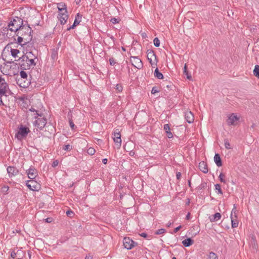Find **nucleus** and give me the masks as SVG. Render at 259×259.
Returning a JSON list of instances; mask_svg holds the SVG:
<instances>
[{
	"label": "nucleus",
	"mask_w": 259,
	"mask_h": 259,
	"mask_svg": "<svg viewBox=\"0 0 259 259\" xmlns=\"http://www.w3.org/2000/svg\"><path fill=\"white\" fill-rule=\"evenodd\" d=\"M32 55V52H29L26 55H24L22 57H19L18 59L19 65L21 69L28 70L36 65L34 59L30 58Z\"/></svg>",
	"instance_id": "obj_1"
},
{
	"label": "nucleus",
	"mask_w": 259,
	"mask_h": 259,
	"mask_svg": "<svg viewBox=\"0 0 259 259\" xmlns=\"http://www.w3.org/2000/svg\"><path fill=\"white\" fill-rule=\"evenodd\" d=\"M25 25L23 24V20L21 18L16 17L8 24V28L7 31L10 30L11 31H14L16 33L19 30H21Z\"/></svg>",
	"instance_id": "obj_2"
},
{
	"label": "nucleus",
	"mask_w": 259,
	"mask_h": 259,
	"mask_svg": "<svg viewBox=\"0 0 259 259\" xmlns=\"http://www.w3.org/2000/svg\"><path fill=\"white\" fill-rule=\"evenodd\" d=\"M32 30L31 28L29 26H24L23 28H21V30H19L16 33V35H21L22 37H29L30 41H31L32 39V35L31 33Z\"/></svg>",
	"instance_id": "obj_3"
},
{
	"label": "nucleus",
	"mask_w": 259,
	"mask_h": 259,
	"mask_svg": "<svg viewBox=\"0 0 259 259\" xmlns=\"http://www.w3.org/2000/svg\"><path fill=\"white\" fill-rule=\"evenodd\" d=\"M10 92L9 85L5 79L0 76V95L7 96V93Z\"/></svg>",
	"instance_id": "obj_4"
},
{
	"label": "nucleus",
	"mask_w": 259,
	"mask_h": 259,
	"mask_svg": "<svg viewBox=\"0 0 259 259\" xmlns=\"http://www.w3.org/2000/svg\"><path fill=\"white\" fill-rule=\"evenodd\" d=\"M29 132V129L28 127L21 126L16 134L15 137L19 140H22L26 137Z\"/></svg>",
	"instance_id": "obj_5"
},
{
	"label": "nucleus",
	"mask_w": 259,
	"mask_h": 259,
	"mask_svg": "<svg viewBox=\"0 0 259 259\" xmlns=\"http://www.w3.org/2000/svg\"><path fill=\"white\" fill-rule=\"evenodd\" d=\"M20 78L18 79V82H19L20 86L23 88L28 87L30 82L29 81L26 82L25 81L27 78V73L23 70H22L20 72Z\"/></svg>",
	"instance_id": "obj_6"
},
{
	"label": "nucleus",
	"mask_w": 259,
	"mask_h": 259,
	"mask_svg": "<svg viewBox=\"0 0 259 259\" xmlns=\"http://www.w3.org/2000/svg\"><path fill=\"white\" fill-rule=\"evenodd\" d=\"M38 116H34V118L37 119H36L34 122V124L35 126L37 127L40 130H42L47 123V120L44 117L38 118Z\"/></svg>",
	"instance_id": "obj_7"
},
{
	"label": "nucleus",
	"mask_w": 259,
	"mask_h": 259,
	"mask_svg": "<svg viewBox=\"0 0 259 259\" xmlns=\"http://www.w3.org/2000/svg\"><path fill=\"white\" fill-rule=\"evenodd\" d=\"M131 62L132 65L138 69H140L143 67L142 62L138 57L132 56L131 57Z\"/></svg>",
	"instance_id": "obj_8"
},
{
	"label": "nucleus",
	"mask_w": 259,
	"mask_h": 259,
	"mask_svg": "<svg viewBox=\"0 0 259 259\" xmlns=\"http://www.w3.org/2000/svg\"><path fill=\"white\" fill-rule=\"evenodd\" d=\"M26 186L30 190L32 191H38L40 188L39 184L33 179L27 181Z\"/></svg>",
	"instance_id": "obj_9"
},
{
	"label": "nucleus",
	"mask_w": 259,
	"mask_h": 259,
	"mask_svg": "<svg viewBox=\"0 0 259 259\" xmlns=\"http://www.w3.org/2000/svg\"><path fill=\"white\" fill-rule=\"evenodd\" d=\"M123 244L125 248L127 249H131L135 246V244H137L129 237H125L123 240Z\"/></svg>",
	"instance_id": "obj_10"
},
{
	"label": "nucleus",
	"mask_w": 259,
	"mask_h": 259,
	"mask_svg": "<svg viewBox=\"0 0 259 259\" xmlns=\"http://www.w3.org/2000/svg\"><path fill=\"white\" fill-rule=\"evenodd\" d=\"M239 117L236 115L234 113L230 114L227 120V123L229 125H235L236 122L239 120Z\"/></svg>",
	"instance_id": "obj_11"
},
{
	"label": "nucleus",
	"mask_w": 259,
	"mask_h": 259,
	"mask_svg": "<svg viewBox=\"0 0 259 259\" xmlns=\"http://www.w3.org/2000/svg\"><path fill=\"white\" fill-rule=\"evenodd\" d=\"M28 177L30 179H34L37 176V171L34 167H30V168L26 170Z\"/></svg>",
	"instance_id": "obj_12"
},
{
	"label": "nucleus",
	"mask_w": 259,
	"mask_h": 259,
	"mask_svg": "<svg viewBox=\"0 0 259 259\" xmlns=\"http://www.w3.org/2000/svg\"><path fill=\"white\" fill-rule=\"evenodd\" d=\"M68 18L67 12H59L58 18L60 21L61 24L64 25L66 23L67 20Z\"/></svg>",
	"instance_id": "obj_13"
},
{
	"label": "nucleus",
	"mask_w": 259,
	"mask_h": 259,
	"mask_svg": "<svg viewBox=\"0 0 259 259\" xmlns=\"http://www.w3.org/2000/svg\"><path fill=\"white\" fill-rule=\"evenodd\" d=\"M113 140L114 142L119 144V146H121V135L119 130L116 129L114 131V138Z\"/></svg>",
	"instance_id": "obj_14"
},
{
	"label": "nucleus",
	"mask_w": 259,
	"mask_h": 259,
	"mask_svg": "<svg viewBox=\"0 0 259 259\" xmlns=\"http://www.w3.org/2000/svg\"><path fill=\"white\" fill-rule=\"evenodd\" d=\"M147 59L149 63L152 65L153 64V60H156V55L153 51L148 50L147 52Z\"/></svg>",
	"instance_id": "obj_15"
},
{
	"label": "nucleus",
	"mask_w": 259,
	"mask_h": 259,
	"mask_svg": "<svg viewBox=\"0 0 259 259\" xmlns=\"http://www.w3.org/2000/svg\"><path fill=\"white\" fill-rule=\"evenodd\" d=\"M7 170L9 177H11L16 176L19 172L18 169L14 166H8Z\"/></svg>",
	"instance_id": "obj_16"
},
{
	"label": "nucleus",
	"mask_w": 259,
	"mask_h": 259,
	"mask_svg": "<svg viewBox=\"0 0 259 259\" xmlns=\"http://www.w3.org/2000/svg\"><path fill=\"white\" fill-rule=\"evenodd\" d=\"M185 117L186 120L189 123L193 122L194 120V116L191 111H186L185 113Z\"/></svg>",
	"instance_id": "obj_17"
},
{
	"label": "nucleus",
	"mask_w": 259,
	"mask_h": 259,
	"mask_svg": "<svg viewBox=\"0 0 259 259\" xmlns=\"http://www.w3.org/2000/svg\"><path fill=\"white\" fill-rule=\"evenodd\" d=\"M18 37V43L21 45L22 46L26 45V44L30 42V38L27 37H22L21 35H17Z\"/></svg>",
	"instance_id": "obj_18"
},
{
	"label": "nucleus",
	"mask_w": 259,
	"mask_h": 259,
	"mask_svg": "<svg viewBox=\"0 0 259 259\" xmlns=\"http://www.w3.org/2000/svg\"><path fill=\"white\" fill-rule=\"evenodd\" d=\"M81 15L78 13L76 17L74 23L72 25L68 27L67 30H70L71 29H73L76 25H78L81 21Z\"/></svg>",
	"instance_id": "obj_19"
},
{
	"label": "nucleus",
	"mask_w": 259,
	"mask_h": 259,
	"mask_svg": "<svg viewBox=\"0 0 259 259\" xmlns=\"http://www.w3.org/2000/svg\"><path fill=\"white\" fill-rule=\"evenodd\" d=\"M199 168L204 174L208 172L207 165L206 162L204 161H201L199 164Z\"/></svg>",
	"instance_id": "obj_20"
},
{
	"label": "nucleus",
	"mask_w": 259,
	"mask_h": 259,
	"mask_svg": "<svg viewBox=\"0 0 259 259\" xmlns=\"http://www.w3.org/2000/svg\"><path fill=\"white\" fill-rule=\"evenodd\" d=\"M57 8L59 12H67L66 5L63 3H60L57 4Z\"/></svg>",
	"instance_id": "obj_21"
},
{
	"label": "nucleus",
	"mask_w": 259,
	"mask_h": 259,
	"mask_svg": "<svg viewBox=\"0 0 259 259\" xmlns=\"http://www.w3.org/2000/svg\"><path fill=\"white\" fill-rule=\"evenodd\" d=\"M214 161L216 165L220 167L222 165V162L220 155L218 153H216L214 156Z\"/></svg>",
	"instance_id": "obj_22"
},
{
	"label": "nucleus",
	"mask_w": 259,
	"mask_h": 259,
	"mask_svg": "<svg viewBox=\"0 0 259 259\" xmlns=\"http://www.w3.org/2000/svg\"><path fill=\"white\" fill-rule=\"evenodd\" d=\"M221 218V214L219 212H217L214 214L209 217V220L211 222H214L219 220Z\"/></svg>",
	"instance_id": "obj_23"
},
{
	"label": "nucleus",
	"mask_w": 259,
	"mask_h": 259,
	"mask_svg": "<svg viewBox=\"0 0 259 259\" xmlns=\"http://www.w3.org/2000/svg\"><path fill=\"white\" fill-rule=\"evenodd\" d=\"M194 241L191 238H188L182 241V244L185 247H189L194 243Z\"/></svg>",
	"instance_id": "obj_24"
},
{
	"label": "nucleus",
	"mask_w": 259,
	"mask_h": 259,
	"mask_svg": "<svg viewBox=\"0 0 259 259\" xmlns=\"http://www.w3.org/2000/svg\"><path fill=\"white\" fill-rule=\"evenodd\" d=\"M164 130L166 133V136L168 138H172L173 137L172 134L170 131V127L168 124L164 125Z\"/></svg>",
	"instance_id": "obj_25"
},
{
	"label": "nucleus",
	"mask_w": 259,
	"mask_h": 259,
	"mask_svg": "<svg viewBox=\"0 0 259 259\" xmlns=\"http://www.w3.org/2000/svg\"><path fill=\"white\" fill-rule=\"evenodd\" d=\"M230 218L231 220H237V210L235 205H234V207L232 210Z\"/></svg>",
	"instance_id": "obj_26"
},
{
	"label": "nucleus",
	"mask_w": 259,
	"mask_h": 259,
	"mask_svg": "<svg viewBox=\"0 0 259 259\" xmlns=\"http://www.w3.org/2000/svg\"><path fill=\"white\" fill-rule=\"evenodd\" d=\"M154 75L155 77L158 79H162L163 78V74L159 71L157 68L155 69Z\"/></svg>",
	"instance_id": "obj_27"
},
{
	"label": "nucleus",
	"mask_w": 259,
	"mask_h": 259,
	"mask_svg": "<svg viewBox=\"0 0 259 259\" xmlns=\"http://www.w3.org/2000/svg\"><path fill=\"white\" fill-rule=\"evenodd\" d=\"M183 72H184V74L186 75L187 78L188 79L191 80L192 79L191 75L190 73H189L188 71L187 70V67L186 64L185 65V66H184V71H183Z\"/></svg>",
	"instance_id": "obj_28"
},
{
	"label": "nucleus",
	"mask_w": 259,
	"mask_h": 259,
	"mask_svg": "<svg viewBox=\"0 0 259 259\" xmlns=\"http://www.w3.org/2000/svg\"><path fill=\"white\" fill-rule=\"evenodd\" d=\"M20 51L18 49H12L11 50V55L15 58L17 57V55L20 53Z\"/></svg>",
	"instance_id": "obj_29"
},
{
	"label": "nucleus",
	"mask_w": 259,
	"mask_h": 259,
	"mask_svg": "<svg viewBox=\"0 0 259 259\" xmlns=\"http://www.w3.org/2000/svg\"><path fill=\"white\" fill-rule=\"evenodd\" d=\"M253 74L256 77L259 78V65H255L253 70Z\"/></svg>",
	"instance_id": "obj_30"
},
{
	"label": "nucleus",
	"mask_w": 259,
	"mask_h": 259,
	"mask_svg": "<svg viewBox=\"0 0 259 259\" xmlns=\"http://www.w3.org/2000/svg\"><path fill=\"white\" fill-rule=\"evenodd\" d=\"M225 175L221 172L219 176V180L220 181L222 182V183H226V181L225 179Z\"/></svg>",
	"instance_id": "obj_31"
},
{
	"label": "nucleus",
	"mask_w": 259,
	"mask_h": 259,
	"mask_svg": "<svg viewBox=\"0 0 259 259\" xmlns=\"http://www.w3.org/2000/svg\"><path fill=\"white\" fill-rule=\"evenodd\" d=\"M208 259H218V258L215 253L210 252L208 255Z\"/></svg>",
	"instance_id": "obj_32"
},
{
	"label": "nucleus",
	"mask_w": 259,
	"mask_h": 259,
	"mask_svg": "<svg viewBox=\"0 0 259 259\" xmlns=\"http://www.w3.org/2000/svg\"><path fill=\"white\" fill-rule=\"evenodd\" d=\"M57 54L58 52L56 50L54 49L52 50L51 57L53 59H55L57 58Z\"/></svg>",
	"instance_id": "obj_33"
},
{
	"label": "nucleus",
	"mask_w": 259,
	"mask_h": 259,
	"mask_svg": "<svg viewBox=\"0 0 259 259\" xmlns=\"http://www.w3.org/2000/svg\"><path fill=\"white\" fill-rule=\"evenodd\" d=\"M95 152V149L92 147H90L87 150V153L91 155H94Z\"/></svg>",
	"instance_id": "obj_34"
},
{
	"label": "nucleus",
	"mask_w": 259,
	"mask_h": 259,
	"mask_svg": "<svg viewBox=\"0 0 259 259\" xmlns=\"http://www.w3.org/2000/svg\"><path fill=\"white\" fill-rule=\"evenodd\" d=\"M215 189L218 190V193L220 194H223V191L221 188V185L219 184H217L215 185Z\"/></svg>",
	"instance_id": "obj_35"
},
{
	"label": "nucleus",
	"mask_w": 259,
	"mask_h": 259,
	"mask_svg": "<svg viewBox=\"0 0 259 259\" xmlns=\"http://www.w3.org/2000/svg\"><path fill=\"white\" fill-rule=\"evenodd\" d=\"M251 243L253 246V247L256 248L257 246L256 241L255 240V237L252 236L251 240Z\"/></svg>",
	"instance_id": "obj_36"
},
{
	"label": "nucleus",
	"mask_w": 259,
	"mask_h": 259,
	"mask_svg": "<svg viewBox=\"0 0 259 259\" xmlns=\"http://www.w3.org/2000/svg\"><path fill=\"white\" fill-rule=\"evenodd\" d=\"M154 45L155 47H158L160 46V40L157 37H155L153 40Z\"/></svg>",
	"instance_id": "obj_37"
},
{
	"label": "nucleus",
	"mask_w": 259,
	"mask_h": 259,
	"mask_svg": "<svg viewBox=\"0 0 259 259\" xmlns=\"http://www.w3.org/2000/svg\"><path fill=\"white\" fill-rule=\"evenodd\" d=\"M224 142H225V143H224L226 149H231L230 144L229 143V142L227 139H225L224 141Z\"/></svg>",
	"instance_id": "obj_38"
},
{
	"label": "nucleus",
	"mask_w": 259,
	"mask_h": 259,
	"mask_svg": "<svg viewBox=\"0 0 259 259\" xmlns=\"http://www.w3.org/2000/svg\"><path fill=\"white\" fill-rule=\"evenodd\" d=\"M232 227L233 228H236L238 226V220H231Z\"/></svg>",
	"instance_id": "obj_39"
},
{
	"label": "nucleus",
	"mask_w": 259,
	"mask_h": 259,
	"mask_svg": "<svg viewBox=\"0 0 259 259\" xmlns=\"http://www.w3.org/2000/svg\"><path fill=\"white\" fill-rule=\"evenodd\" d=\"M165 232V229H159L155 232V234L156 235H160V234H163Z\"/></svg>",
	"instance_id": "obj_40"
},
{
	"label": "nucleus",
	"mask_w": 259,
	"mask_h": 259,
	"mask_svg": "<svg viewBox=\"0 0 259 259\" xmlns=\"http://www.w3.org/2000/svg\"><path fill=\"white\" fill-rule=\"evenodd\" d=\"M30 111H32V112H36L35 114V116H39L40 117H41L42 116V114L40 113V114H39L37 111H36L35 110V109L33 108H31V109H29Z\"/></svg>",
	"instance_id": "obj_41"
},
{
	"label": "nucleus",
	"mask_w": 259,
	"mask_h": 259,
	"mask_svg": "<svg viewBox=\"0 0 259 259\" xmlns=\"http://www.w3.org/2000/svg\"><path fill=\"white\" fill-rule=\"evenodd\" d=\"M9 187L8 186H4L2 188V191L4 193H7L8 191L9 190Z\"/></svg>",
	"instance_id": "obj_42"
},
{
	"label": "nucleus",
	"mask_w": 259,
	"mask_h": 259,
	"mask_svg": "<svg viewBox=\"0 0 259 259\" xmlns=\"http://www.w3.org/2000/svg\"><path fill=\"white\" fill-rule=\"evenodd\" d=\"M73 214H74V213H73V212L72 211H71V210H67V211H66V215H67L68 217H70V218L72 217H73Z\"/></svg>",
	"instance_id": "obj_43"
},
{
	"label": "nucleus",
	"mask_w": 259,
	"mask_h": 259,
	"mask_svg": "<svg viewBox=\"0 0 259 259\" xmlns=\"http://www.w3.org/2000/svg\"><path fill=\"white\" fill-rule=\"evenodd\" d=\"M159 91L157 90L156 87H154L152 88V89L151 90V94H154L156 93H158Z\"/></svg>",
	"instance_id": "obj_44"
},
{
	"label": "nucleus",
	"mask_w": 259,
	"mask_h": 259,
	"mask_svg": "<svg viewBox=\"0 0 259 259\" xmlns=\"http://www.w3.org/2000/svg\"><path fill=\"white\" fill-rule=\"evenodd\" d=\"M69 125L72 130H74L75 127V124L73 123V122L71 119L69 120Z\"/></svg>",
	"instance_id": "obj_45"
},
{
	"label": "nucleus",
	"mask_w": 259,
	"mask_h": 259,
	"mask_svg": "<svg viewBox=\"0 0 259 259\" xmlns=\"http://www.w3.org/2000/svg\"><path fill=\"white\" fill-rule=\"evenodd\" d=\"M70 149L71 148L70 145H65L63 146V149L64 150L67 151L70 150Z\"/></svg>",
	"instance_id": "obj_46"
},
{
	"label": "nucleus",
	"mask_w": 259,
	"mask_h": 259,
	"mask_svg": "<svg viewBox=\"0 0 259 259\" xmlns=\"http://www.w3.org/2000/svg\"><path fill=\"white\" fill-rule=\"evenodd\" d=\"M109 62L111 65H114L116 64V62L113 58H111L109 59Z\"/></svg>",
	"instance_id": "obj_47"
},
{
	"label": "nucleus",
	"mask_w": 259,
	"mask_h": 259,
	"mask_svg": "<svg viewBox=\"0 0 259 259\" xmlns=\"http://www.w3.org/2000/svg\"><path fill=\"white\" fill-rule=\"evenodd\" d=\"M116 90L118 92H121L122 90V87L121 85L117 84L116 86Z\"/></svg>",
	"instance_id": "obj_48"
},
{
	"label": "nucleus",
	"mask_w": 259,
	"mask_h": 259,
	"mask_svg": "<svg viewBox=\"0 0 259 259\" xmlns=\"http://www.w3.org/2000/svg\"><path fill=\"white\" fill-rule=\"evenodd\" d=\"M110 21L113 24H116L119 22L118 20L115 18H112Z\"/></svg>",
	"instance_id": "obj_49"
},
{
	"label": "nucleus",
	"mask_w": 259,
	"mask_h": 259,
	"mask_svg": "<svg viewBox=\"0 0 259 259\" xmlns=\"http://www.w3.org/2000/svg\"><path fill=\"white\" fill-rule=\"evenodd\" d=\"M59 162L57 160H54L52 163V166L55 167L58 165Z\"/></svg>",
	"instance_id": "obj_50"
},
{
	"label": "nucleus",
	"mask_w": 259,
	"mask_h": 259,
	"mask_svg": "<svg viewBox=\"0 0 259 259\" xmlns=\"http://www.w3.org/2000/svg\"><path fill=\"white\" fill-rule=\"evenodd\" d=\"M182 228V226H179V227L176 228L174 230V233H177L178 231H179L181 228Z\"/></svg>",
	"instance_id": "obj_51"
},
{
	"label": "nucleus",
	"mask_w": 259,
	"mask_h": 259,
	"mask_svg": "<svg viewBox=\"0 0 259 259\" xmlns=\"http://www.w3.org/2000/svg\"><path fill=\"white\" fill-rule=\"evenodd\" d=\"M16 255H17V253L15 252V251H12L11 253V256L13 258H15L16 257Z\"/></svg>",
	"instance_id": "obj_52"
},
{
	"label": "nucleus",
	"mask_w": 259,
	"mask_h": 259,
	"mask_svg": "<svg viewBox=\"0 0 259 259\" xmlns=\"http://www.w3.org/2000/svg\"><path fill=\"white\" fill-rule=\"evenodd\" d=\"M176 177L178 179H180L181 177V173L180 172H177L176 174Z\"/></svg>",
	"instance_id": "obj_53"
},
{
	"label": "nucleus",
	"mask_w": 259,
	"mask_h": 259,
	"mask_svg": "<svg viewBox=\"0 0 259 259\" xmlns=\"http://www.w3.org/2000/svg\"><path fill=\"white\" fill-rule=\"evenodd\" d=\"M140 235H141V236H142L144 238H146L147 236V234L145 233H142L141 234H140Z\"/></svg>",
	"instance_id": "obj_54"
},
{
	"label": "nucleus",
	"mask_w": 259,
	"mask_h": 259,
	"mask_svg": "<svg viewBox=\"0 0 259 259\" xmlns=\"http://www.w3.org/2000/svg\"><path fill=\"white\" fill-rule=\"evenodd\" d=\"M2 96H3L0 95V105H4V103H3V101H2Z\"/></svg>",
	"instance_id": "obj_55"
},
{
	"label": "nucleus",
	"mask_w": 259,
	"mask_h": 259,
	"mask_svg": "<svg viewBox=\"0 0 259 259\" xmlns=\"http://www.w3.org/2000/svg\"><path fill=\"white\" fill-rule=\"evenodd\" d=\"M186 219L187 220H189L190 219V213L189 212L187 214Z\"/></svg>",
	"instance_id": "obj_56"
},
{
	"label": "nucleus",
	"mask_w": 259,
	"mask_h": 259,
	"mask_svg": "<svg viewBox=\"0 0 259 259\" xmlns=\"http://www.w3.org/2000/svg\"><path fill=\"white\" fill-rule=\"evenodd\" d=\"M108 159L107 158H104L102 160V162L104 164H106L107 163Z\"/></svg>",
	"instance_id": "obj_57"
},
{
	"label": "nucleus",
	"mask_w": 259,
	"mask_h": 259,
	"mask_svg": "<svg viewBox=\"0 0 259 259\" xmlns=\"http://www.w3.org/2000/svg\"><path fill=\"white\" fill-rule=\"evenodd\" d=\"M85 259H92V256L90 255H86Z\"/></svg>",
	"instance_id": "obj_58"
},
{
	"label": "nucleus",
	"mask_w": 259,
	"mask_h": 259,
	"mask_svg": "<svg viewBox=\"0 0 259 259\" xmlns=\"http://www.w3.org/2000/svg\"><path fill=\"white\" fill-rule=\"evenodd\" d=\"M171 224H172V223H171V222H169L167 224L166 226H167V227H169Z\"/></svg>",
	"instance_id": "obj_59"
},
{
	"label": "nucleus",
	"mask_w": 259,
	"mask_h": 259,
	"mask_svg": "<svg viewBox=\"0 0 259 259\" xmlns=\"http://www.w3.org/2000/svg\"><path fill=\"white\" fill-rule=\"evenodd\" d=\"M171 86H172L171 85H167L166 87L168 89H170V88H171Z\"/></svg>",
	"instance_id": "obj_60"
},
{
	"label": "nucleus",
	"mask_w": 259,
	"mask_h": 259,
	"mask_svg": "<svg viewBox=\"0 0 259 259\" xmlns=\"http://www.w3.org/2000/svg\"><path fill=\"white\" fill-rule=\"evenodd\" d=\"M49 218H47V219H46V222H49Z\"/></svg>",
	"instance_id": "obj_61"
},
{
	"label": "nucleus",
	"mask_w": 259,
	"mask_h": 259,
	"mask_svg": "<svg viewBox=\"0 0 259 259\" xmlns=\"http://www.w3.org/2000/svg\"><path fill=\"white\" fill-rule=\"evenodd\" d=\"M189 185L190 187H191V182L190 181H189Z\"/></svg>",
	"instance_id": "obj_62"
},
{
	"label": "nucleus",
	"mask_w": 259,
	"mask_h": 259,
	"mask_svg": "<svg viewBox=\"0 0 259 259\" xmlns=\"http://www.w3.org/2000/svg\"><path fill=\"white\" fill-rule=\"evenodd\" d=\"M172 259H177V258H176V257L174 256V257L172 258Z\"/></svg>",
	"instance_id": "obj_63"
},
{
	"label": "nucleus",
	"mask_w": 259,
	"mask_h": 259,
	"mask_svg": "<svg viewBox=\"0 0 259 259\" xmlns=\"http://www.w3.org/2000/svg\"><path fill=\"white\" fill-rule=\"evenodd\" d=\"M17 259H21V258H17Z\"/></svg>",
	"instance_id": "obj_64"
}]
</instances>
